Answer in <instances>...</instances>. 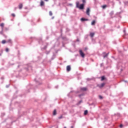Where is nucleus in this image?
I'll return each instance as SVG.
<instances>
[{"label":"nucleus","instance_id":"1","mask_svg":"<svg viewBox=\"0 0 128 128\" xmlns=\"http://www.w3.org/2000/svg\"><path fill=\"white\" fill-rule=\"evenodd\" d=\"M76 8L80 10H84V4H82L80 5V2H76Z\"/></svg>","mask_w":128,"mask_h":128},{"label":"nucleus","instance_id":"2","mask_svg":"<svg viewBox=\"0 0 128 128\" xmlns=\"http://www.w3.org/2000/svg\"><path fill=\"white\" fill-rule=\"evenodd\" d=\"M79 52L82 58H84V54L82 52V50H80Z\"/></svg>","mask_w":128,"mask_h":128},{"label":"nucleus","instance_id":"3","mask_svg":"<svg viewBox=\"0 0 128 128\" xmlns=\"http://www.w3.org/2000/svg\"><path fill=\"white\" fill-rule=\"evenodd\" d=\"M90 8H88L86 10V14L88 16H90Z\"/></svg>","mask_w":128,"mask_h":128},{"label":"nucleus","instance_id":"4","mask_svg":"<svg viewBox=\"0 0 128 128\" xmlns=\"http://www.w3.org/2000/svg\"><path fill=\"white\" fill-rule=\"evenodd\" d=\"M70 70H72V68H70V66H66V71L70 72Z\"/></svg>","mask_w":128,"mask_h":128},{"label":"nucleus","instance_id":"5","mask_svg":"<svg viewBox=\"0 0 128 128\" xmlns=\"http://www.w3.org/2000/svg\"><path fill=\"white\" fill-rule=\"evenodd\" d=\"M105 85H106V84H105V83H102L101 84H100V85L98 86V87H99L100 88H104V86Z\"/></svg>","mask_w":128,"mask_h":128},{"label":"nucleus","instance_id":"6","mask_svg":"<svg viewBox=\"0 0 128 128\" xmlns=\"http://www.w3.org/2000/svg\"><path fill=\"white\" fill-rule=\"evenodd\" d=\"M40 6H44V2L42 0H41L40 2Z\"/></svg>","mask_w":128,"mask_h":128},{"label":"nucleus","instance_id":"7","mask_svg":"<svg viewBox=\"0 0 128 128\" xmlns=\"http://www.w3.org/2000/svg\"><path fill=\"white\" fill-rule=\"evenodd\" d=\"M0 26L2 27V30H4V24L2 23V24H0Z\"/></svg>","mask_w":128,"mask_h":128},{"label":"nucleus","instance_id":"8","mask_svg":"<svg viewBox=\"0 0 128 128\" xmlns=\"http://www.w3.org/2000/svg\"><path fill=\"white\" fill-rule=\"evenodd\" d=\"M80 20H81L82 22L88 21V19H86V18H82L80 19Z\"/></svg>","mask_w":128,"mask_h":128},{"label":"nucleus","instance_id":"9","mask_svg":"<svg viewBox=\"0 0 128 128\" xmlns=\"http://www.w3.org/2000/svg\"><path fill=\"white\" fill-rule=\"evenodd\" d=\"M92 26H95L96 25V21L95 20H93L91 23Z\"/></svg>","mask_w":128,"mask_h":128},{"label":"nucleus","instance_id":"10","mask_svg":"<svg viewBox=\"0 0 128 128\" xmlns=\"http://www.w3.org/2000/svg\"><path fill=\"white\" fill-rule=\"evenodd\" d=\"M18 8L20 10H22V4H20L18 6Z\"/></svg>","mask_w":128,"mask_h":128},{"label":"nucleus","instance_id":"11","mask_svg":"<svg viewBox=\"0 0 128 128\" xmlns=\"http://www.w3.org/2000/svg\"><path fill=\"white\" fill-rule=\"evenodd\" d=\"M94 33L92 32L90 34V36H91V38H94Z\"/></svg>","mask_w":128,"mask_h":128},{"label":"nucleus","instance_id":"12","mask_svg":"<svg viewBox=\"0 0 128 128\" xmlns=\"http://www.w3.org/2000/svg\"><path fill=\"white\" fill-rule=\"evenodd\" d=\"M86 90H87L86 88H81V90H83L84 92H86Z\"/></svg>","mask_w":128,"mask_h":128},{"label":"nucleus","instance_id":"13","mask_svg":"<svg viewBox=\"0 0 128 128\" xmlns=\"http://www.w3.org/2000/svg\"><path fill=\"white\" fill-rule=\"evenodd\" d=\"M56 110H54L53 112V115L56 116Z\"/></svg>","mask_w":128,"mask_h":128},{"label":"nucleus","instance_id":"14","mask_svg":"<svg viewBox=\"0 0 128 128\" xmlns=\"http://www.w3.org/2000/svg\"><path fill=\"white\" fill-rule=\"evenodd\" d=\"M88 110H86L84 112V116H86V114H88Z\"/></svg>","mask_w":128,"mask_h":128},{"label":"nucleus","instance_id":"15","mask_svg":"<svg viewBox=\"0 0 128 128\" xmlns=\"http://www.w3.org/2000/svg\"><path fill=\"white\" fill-rule=\"evenodd\" d=\"M2 43L3 44H6V40H2Z\"/></svg>","mask_w":128,"mask_h":128},{"label":"nucleus","instance_id":"16","mask_svg":"<svg viewBox=\"0 0 128 128\" xmlns=\"http://www.w3.org/2000/svg\"><path fill=\"white\" fill-rule=\"evenodd\" d=\"M105 78H106L104 77V76H102L101 77V80H102V81L104 80Z\"/></svg>","mask_w":128,"mask_h":128},{"label":"nucleus","instance_id":"17","mask_svg":"<svg viewBox=\"0 0 128 128\" xmlns=\"http://www.w3.org/2000/svg\"><path fill=\"white\" fill-rule=\"evenodd\" d=\"M102 8L104 10V8H106V5H104V6H102Z\"/></svg>","mask_w":128,"mask_h":128},{"label":"nucleus","instance_id":"18","mask_svg":"<svg viewBox=\"0 0 128 128\" xmlns=\"http://www.w3.org/2000/svg\"><path fill=\"white\" fill-rule=\"evenodd\" d=\"M49 14L50 16H52V11H50L49 12Z\"/></svg>","mask_w":128,"mask_h":128},{"label":"nucleus","instance_id":"19","mask_svg":"<svg viewBox=\"0 0 128 128\" xmlns=\"http://www.w3.org/2000/svg\"><path fill=\"white\" fill-rule=\"evenodd\" d=\"M8 42H10V44H12V40L10 39L8 40Z\"/></svg>","mask_w":128,"mask_h":128},{"label":"nucleus","instance_id":"20","mask_svg":"<svg viewBox=\"0 0 128 128\" xmlns=\"http://www.w3.org/2000/svg\"><path fill=\"white\" fill-rule=\"evenodd\" d=\"M10 50L8 49V48H6V52H8V51Z\"/></svg>","mask_w":128,"mask_h":128},{"label":"nucleus","instance_id":"21","mask_svg":"<svg viewBox=\"0 0 128 128\" xmlns=\"http://www.w3.org/2000/svg\"><path fill=\"white\" fill-rule=\"evenodd\" d=\"M108 56V53L107 54H106V55H104V58H106V56Z\"/></svg>","mask_w":128,"mask_h":128},{"label":"nucleus","instance_id":"22","mask_svg":"<svg viewBox=\"0 0 128 128\" xmlns=\"http://www.w3.org/2000/svg\"><path fill=\"white\" fill-rule=\"evenodd\" d=\"M82 2H83V4H86V0H82Z\"/></svg>","mask_w":128,"mask_h":128},{"label":"nucleus","instance_id":"23","mask_svg":"<svg viewBox=\"0 0 128 128\" xmlns=\"http://www.w3.org/2000/svg\"><path fill=\"white\" fill-rule=\"evenodd\" d=\"M12 16H13L14 18V16H16V14H12Z\"/></svg>","mask_w":128,"mask_h":128},{"label":"nucleus","instance_id":"24","mask_svg":"<svg viewBox=\"0 0 128 128\" xmlns=\"http://www.w3.org/2000/svg\"><path fill=\"white\" fill-rule=\"evenodd\" d=\"M99 98H100V100L102 99V96H99Z\"/></svg>","mask_w":128,"mask_h":128},{"label":"nucleus","instance_id":"25","mask_svg":"<svg viewBox=\"0 0 128 128\" xmlns=\"http://www.w3.org/2000/svg\"><path fill=\"white\" fill-rule=\"evenodd\" d=\"M58 118L59 119L62 118V116H61L60 117H58Z\"/></svg>","mask_w":128,"mask_h":128},{"label":"nucleus","instance_id":"26","mask_svg":"<svg viewBox=\"0 0 128 128\" xmlns=\"http://www.w3.org/2000/svg\"><path fill=\"white\" fill-rule=\"evenodd\" d=\"M88 50V48H84V50Z\"/></svg>","mask_w":128,"mask_h":128},{"label":"nucleus","instance_id":"27","mask_svg":"<svg viewBox=\"0 0 128 128\" xmlns=\"http://www.w3.org/2000/svg\"><path fill=\"white\" fill-rule=\"evenodd\" d=\"M120 128H122V124L120 125Z\"/></svg>","mask_w":128,"mask_h":128},{"label":"nucleus","instance_id":"28","mask_svg":"<svg viewBox=\"0 0 128 128\" xmlns=\"http://www.w3.org/2000/svg\"><path fill=\"white\" fill-rule=\"evenodd\" d=\"M45 2H48V0H44Z\"/></svg>","mask_w":128,"mask_h":128},{"label":"nucleus","instance_id":"29","mask_svg":"<svg viewBox=\"0 0 128 128\" xmlns=\"http://www.w3.org/2000/svg\"><path fill=\"white\" fill-rule=\"evenodd\" d=\"M71 128H74V126H71Z\"/></svg>","mask_w":128,"mask_h":128},{"label":"nucleus","instance_id":"30","mask_svg":"<svg viewBox=\"0 0 128 128\" xmlns=\"http://www.w3.org/2000/svg\"><path fill=\"white\" fill-rule=\"evenodd\" d=\"M82 102V101H80V102Z\"/></svg>","mask_w":128,"mask_h":128},{"label":"nucleus","instance_id":"31","mask_svg":"<svg viewBox=\"0 0 128 128\" xmlns=\"http://www.w3.org/2000/svg\"><path fill=\"white\" fill-rule=\"evenodd\" d=\"M64 128H66V127L64 126Z\"/></svg>","mask_w":128,"mask_h":128},{"label":"nucleus","instance_id":"32","mask_svg":"<svg viewBox=\"0 0 128 128\" xmlns=\"http://www.w3.org/2000/svg\"><path fill=\"white\" fill-rule=\"evenodd\" d=\"M16 10V8H15V10Z\"/></svg>","mask_w":128,"mask_h":128}]
</instances>
